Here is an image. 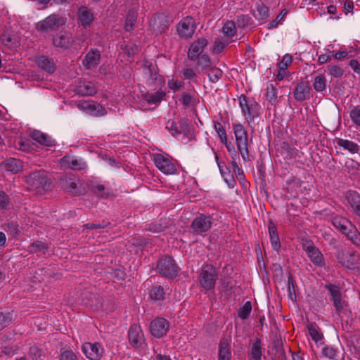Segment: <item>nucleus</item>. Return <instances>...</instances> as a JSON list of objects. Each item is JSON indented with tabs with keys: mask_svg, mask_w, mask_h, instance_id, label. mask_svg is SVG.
Masks as SVG:
<instances>
[{
	"mask_svg": "<svg viewBox=\"0 0 360 360\" xmlns=\"http://www.w3.org/2000/svg\"><path fill=\"white\" fill-rule=\"evenodd\" d=\"M101 61V52L98 49H91L85 56L82 64L87 70L95 68Z\"/></svg>",
	"mask_w": 360,
	"mask_h": 360,
	"instance_id": "nucleus-22",
	"label": "nucleus"
},
{
	"mask_svg": "<svg viewBox=\"0 0 360 360\" xmlns=\"http://www.w3.org/2000/svg\"><path fill=\"white\" fill-rule=\"evenodd\" d=\"M179 124L181 129L178 128L176 123L174 120H169L167 123L166 128L171 131L173 136H176L180 134L182 131L185 132L188 131V125L184 120H181L179 122Z\"/></svg>",
	"mask_w": 360,
	"mask_h": 360,
	"instance_id": "nucleus-32",
	"label": "nucleus"
},
{
	"mask_svg": "<svg viewBox=\"0 0 360 360\" xmlns=\"http://www.w3.org/2000/svg\"><path fill=\"white\" fill-rule=\"evenodd\" d=\"M169 323L164 318H156L150 325V330L153 336L160 338L165 335L169 330Z\"/></svg>",
	"mask_w": 360,
	"mask_h": 360,
	"instance_id": "nucleus-16",
	"label": "nucleus"
},
{
	"mask_svg": "<svg viewBox=\"0 0 360 360\" xmlns=\"http://www.w3.org/2000/svg\"><path fill=\"white\" fill-rule=\"evenodd\" d=\"M288 13L289 10L288 8L282 9L276 18L267 25V28L272 30L276 28L279 25H282Z\"/></svg>",
	"mask_w": 360,
	"mask_h": 360,
	"instance_id": "nucleus-41",
	"label": "nucleus"
},
{
	"mask_svg": "<svg viewBox=\"0 0 360 360\" xmlns=\"http://www.w3.org/2000/svg\"><path fill=\"white\" fill-rule=\"evenodd\" d=\"M324 288L328 290L330 301L333 302L336 314L339 316L345 314L347 304L342 297L341 288L330 283H326Z\"/></svg>",
	"mask_w": 360,
	"mask_h": 360,
	"instance_id": "nucleus-3",
	"label": "nucleus"
},
{
	"mask_svg": "<svg viewBox=\"0 0 360 360\" xmlns=\"http://www.w3.org/2000/svg\"><path fill=\"white\" fill-rule=\"evenodd\" d=\"M233 129L236 137L238 150L244 161L249 160V151L248 147V132L243 124L233 123Z\"/></svg>",
	"mask_w": 360,
	"mask_h": 360,
	"instance_id": "nucleus-5",
	"label": "nucleus"
},
{
	"mask_svg": "<svg viewBox=\"0 0 360 360\" xmlns=\"http://www.w3.org/2000/svg\"><path fill=\"white\" fill-rule=\"evenodd\" d=\"M239 105L248 124L253 127L252 124H258L261 118V106L253 98H248L242 94L238 98Z\"/></svg>",
	"mask_w": 360,
	"mask_h": 360,
	"instance_id": "nucleus-2",
	"label": "nucleus"
},
{
	"mask_svg": "<svg viewBox=\"0 0 360 360\" xmlns=\"http://www.w3.org/2000/svg\"><path fill=\"white\" fill-rule=\"evenodd\" d=\"M10 205V198L4 191H0V210H7Z\"/></svg>",
	"mask_w": 360,
	"mask_h": 360,
	"instance_id": "nucleus-62",
	"label": "nucleus"
},
{
	"mask_svg": "<svg viewBox=\"0 0 360 360\" xmlns=\"http://www.w3.org/2000/svg\"><path fill=\"white\" fill-rule=\"evenodd\" d=\"M82 351L90 360H100L103 354V348L98 342H85L82 346Z\"/></svg>",
	"mask_w": 360,
	"mask_h": 360,
	"instance_id": "nucleus-15",
	"label": "nucleus"
},
{
	"mask_svg": "<svg viewBox=\"0 0 360 360\" xmlns=\"http://www.w3.org/2000/svg\"><path fill=\"white\" fill-rule=\"evenodd\" d=\"M166 96V94L162 91H158L153 94H147L145 96L146 101L150 104H157Z\"/></svg>",
	"mask_w": 360,
	"mask_h": 360,
	"instance_id": "nucleus-43",
	"label": "nucleus"
},
{
	"mask_svg": "<svg viewBox=\"0 0 360 360\" xmlns=\"http://www.w3.org/2000/svg\"><path fill=\"white\" fill-rule=\"evenodd\" d=\"M212 224L213 220L210 215L200 214L193 220L191 226L195 233L202 234L210 229Z\"/></svg>",
	"mask_w": 360,
	"mask_h": 360,
	"instance_id": "nucleus-14",
	"label": "nucleus"
},
{
	"mask_svg": "<svg viewBox=\"0 0 360 360\" xmlns=\"http://www.w3.org/2000/svg\"><path fill=\"white\" fill-rule=\"evenodd\" d=\"M77 108L86 113L96 117L103 116L106 114L105 108L101 104L94 101H79L77 103Z\"/></svg>",
	"mask_w": 360,
	"mask_h": 360,
	"instance_id": "nucleus-10",
	"label": "nucleus"
},
{
	"mask_svg": "<svg viewBox=\"0 0 360 360\" xmlns=\"http://www.w3.org/2000/svg\"><path fill=\"white\" fill-rule=\"evenodd\" d=\"M322 354L324 356L331 359L336 360L337 352L333 347L325 346L322 349Z\"/></svg>",
	"mask_w": 360,
	"mask_h": 360,
	"instance_id": "nucleus-61",
	"label": "nucleus"
},
{
	"mask_svg": "<svg viewBox=\"0 0 360 360\" xmlns=\"http://www.w3.org/2000/svg\"><path fill=\"white\" fill-rule=\"evenodd\" d=\"M252 304L250 301L246 302L242 307L238 310V316L243 319H247L252 311Z\"/></svg>",
	"mask_w": 360,
	"mask_h": 360,
	"instance_id": "nucleus-50",
	"label": "nucleus"
},
{
	"mask_svg": "<svg viewBox=\"0 0 360 360\" xmlns=\"http://www.w3.org/2000/svg\"><path fill=\"white\" fill-rule=\"evenodd\" d=\"M308 332L314 341L318 342L323 339V334L319 331V328L315 323L307 325Z\"/></svg>",
	"mask_w": 360,
	"mask_h": 360,
	"instance_id": "nucleus-48",
	"label": "nucleus"
},
{
	"mask_svg": "<svg viewBox=\"0 0 360 360\" xmlns=\"http://www.w3.org/2000/svg\"><path fill=\"white\" fill-rule=\"evenodd\" d=\"M4 229L13 237H18L20 234L18 225L14 222H9L6 224Z\"/></svg>",
	"mask_w": 360,
	"mask_h": 360,
	"instance_id": "nucleus-56",
	"label": "nucleus"
},
{
	"mask_svg": "<svg viewBox=\"0 0 360 360\" xmlns=\"http://www.w3.org/2000/svg\"><path fill=\"white\" fill-rule=\"evenodd\" d=\"M276 98V89L273 84H270L266 88V99L271 104H274Z\"/></svg>",
	"mask_w": 360,
	"mask_h": 360,
	"instance_id": "nucleus-57",
	"label": "nucleus"
},
{
	"mask_svg": "<svg viewBox=\"0 0 360 360\" xmlns=\"http://www.w3.org/2000/svg\"><path fill=\"white\" fill-rule=\"evenodd\" d=\"M335 142L340 148L347 150L352 154L358 153L359 152L360 146L352 141L343 139L342 138H336Z\"/></svg>",
	"mask_w": 360,
	"mask_h": 360,
	"instance_id": "nucleus-28",
	"label": "nucleus"
},
{
	"mask_svg": "<svg viewBox=\"0 0 360 360\" xmlns=\"http://www.w3.org/2000/svg\"><path fill=\"white\" fill-rule=\"evenodd\" d=\"M170 25L168 17L164 13L155 14L149 21L150 31L155 35L165 32Z\"/></svg>",
	"mask_w": 360,
	"mask_h": 360,
	"instance_id": "nucleus-8",
	"label": "nucleus"
},
{
	"mask_svg": "<svg viewBox=\"0 0 360 360\" xmlns=\"http://www.w3.org/2000/svg\"><path fill=\"white\" fill-rule=\"evenodd\" d=\"M96 88L91 82H84L77 87V93L84 96H94L96 93Z\"/></svg>",
	"mask_w": 360,
	"mask_h": 360,
	"instance_id": "nucleus-34",
	"label": "nucleus"
},
{
	"mask_svg": "<svg viewBox=\"0 0 360 360\" xmlns=\"http://www.w3.org/2000/svg\"><path fill=\"white\" fill-rule=\"evenodd\" d=\"M18 350L19 347L15 344L8 345L2 348V352L7 356H13L17 354Z\"/></svg>",
	"mask_w": 360,
	"mask_h": 360,
	"instance_id": "nucleus-60",
	"label": "nucleus"
},
{
	"mask_svg": "<svg viewBox=\"0 0 360 360\" xmlns=\"http://www.w3.org/2000/svg\"><path fill=\"white\" fill-rule=\"evenodd\" d=\"M214 129L217 131L221 143H226L227 136H226V130L224 128L221 123L218 121H214Z\"/></svg>",
	"mask_w": 360,
	"mask_h": 360,
	"instance_id": "nucleus-51",
	"label": "nucleus"
},
{
	"mask_svg": "<svg viewBox=\"0 0 360 360\" xmlns=\"http://www.w3.org/2000/svg\"><path fill=\"white\" fill-rule=\"evenodd\" d=\"M350 117L352 122L360 127V108H354L350 112Z\"/></svg>",
	"mask_w": 360,
	"mask_h": 360,
	"instance_id": "nucleus-63",
	"label": "nucleus"
},
{
	"mask_svg": "<svg viewBox=\"0 0 360 360\" xmlns=\"http://www.w3.org/2000/svg\"><path fill=\"white\" fill-rule=\"evenodd\" d=\"M158 271L164 277L173 278L178 274L179 268L171 256H164L161 257L157 263L156 267Z\"/></svg>",
	"mask_w": 360,
	"mask_h": 360,
	"instance_id": "nucleus-6",
	"label": "nucleus"
},
{
	"mask_svg": "<svg viewBox=\"0 0 360 360\" xmlns=\"http://www.w3.org/2000/svg\"><path fill=\"white\" fill-rule=\"evenodd\" d=\"M292 62V56L290 54L286 53L283 56L282 60L278 63V68L285 71L287 70L289 65Z\"/></svg>",
	"mask_w": 360,
	"mask_h": 360,
	"instance_id": "nucleus-59",
	"label": "nucleus"
},
{
	"mask_svg": "<svg viewBox=\"0 0 360 360\" xmlns=\"http://www.w3.org/2000/svg\"><path fill=\"white\" fill-rule=\"evenodd\" d=\"M345 198L354 214L360 210V194L357 191L349 190L346 193Z\"/></svg>",
	"mask_w": 360,
	"mask_h": 360,
	"instance_id": "nucleus-24",
	"label": "nucleus"
},
{
	"mask_svg": "<svg viewBox=\"0 0 360 360\" xmlns=\"http://www.w3.org/2000/svg\"><path fill=\"white\" fill-rule=\"evenodd\" d=\"M38 65L43 70L49 73H53L56 70V66L50 59L45 56H41L38 59Z\"/></svg>",
	"mask_w": 360,
	"mask_h": 360,
	"instance_id": "nucleus-42",
	"label": "nucleus"
},
{
	"mask_svg": "<svg viewBox=\"0 0 360 360\" xmlns=\"http://www.w3.org/2000/svg\"><path fill=\"white\" fill-rule=\"evenodd\" d=\"M268 231L273 249L276 251H278L281 248L280 238L278 234L277 228L272 220H269L268 223Z\"/></svg>",
	"mask_w": 360,
	"mask_h": 360,
	"instance_id": "nucleus-25",
	"label": "nucleus"
},
{
	"mask_svg": "<svg viewBox=\"0 0 360 360\" xmlns=\"http://www.w3.org/2000/svg\"><path fill=\"white\" fill-rule=\"evenodd\" d=\"M70 34L68 32H63L57 34L53 39L54 46L63 49H68L71 44Z\"/></svg>",
	"mask_w": 360,
	"mask_h": 360,
	"instance_id": "nucleus-30",
	"label": "nucleus"
},
{
	"mask_svg": "<svg viewBox=\"0 0 360 360\" xmlns=\"http://www.w3.org/2000/svg\"><path fill=\"white\" fill-rule=\"evenodd\" d=\"M165 290L164 288L160 286H154L150 292V297L152 300L155 301H160L165 299Z\"/></svg>",
	"mask_w": 360,
	"mask_h": 360,
	"instance_id": "nucleus-49",
	"label": "nucleus"
},
{
	"mask_svg": "<svg viewBox=\"0 0 360 360\" xmlns=\"http://www.w3.org/2000/svg\"><path fill=\"white\" fill-rule=\"evenodd\" d=\"M129 344L134 348H141L144 343V336L140 326L133 324L128 331Z\"/></svg>",
	"mask_w": 360,
	"mask_h": 360,
	"instance_id": "nucleus-19",
	"label": "nucleus"
},
{
	"mask_svg": "<svg viewBox=\"0 0 360 360\" xmlns=\"http://www.w3.org/2000/svg\"><path fill=\"white\" fill-rule=\"evenodd\" d=\"M31 136L34 141L45 146H53L56 145L55 140L40 131L34 130L32 133Z\"/></svg>",
	"mask_w": 360,
	"mask_h": 360,
	"instance_id": "nucleus-27",
	"label": "nucleus"
},
{
	"mask_svg": "<svg viewBox=\"0 0 360 360\" xmlns=\"http://www.w3.org/2000/svg\"><path fill=\"white\" fill-rule=\"evenodd\" d=\"M13 321V314L11 312H0V331L7 327Z\"/></svg>",
	"mask_w": 360,
	"mask_h": 360,
	"instance_id": "nucleus-52",
	"label": "nucleus"
},
{
	"mask_svg": "<svg viewBox=\"0 0 360 360\" xmlns=\"http://www.w3.org/2000/svg\"><path fill=\"white\" fill-rule=\"evenodd\" d=\"M328 70L330 74L335 77H340L343 75V70L337 65L328 66Z\"/></svg>",
	"mask_w": 360,
	"mask_h": 360,
	"instance_id": "nucleus-64",
	"label": "nucleus"
},
{
	"mask_svg": "<svg viewBox=\"0 0 360 360\" xmlns=\"http://www.w3.org/2000/svg\"><path fill=\"white\" fill-rule=\"evenodd\" d=\"M313 86L316 91L322 92L326 88V79L324 75H319L314 77Z\"/></svg>",
	"mask_w": 360,
	"mask_h": 360,
	"instance_id": "nucleus-46",
	"label": "nucleus"
},
{
	"mask_svg": "<svg viewBox=\"0 0 360 360\" xmlns=\"http://www.w3.org/2000/svg\"><path fill=\"white\" fill-rule=\"evenodd\" d=\"M269 8L263 3L259 4L257 6V10L254 13L255 18L260 21L261 23L266 22L269 17Z\"/></svg>",
	"mask_w": 360,
	"mask_h": 360,
	"instance_id": "nucleus-33",
	"label": "nucleus"
},
{
	"mask_svg": "<svg viewBox=\"0 0 360 360\" xmlns=\"http://www.w3.org/2000/svg\"><path fill=\"white\" fill-rule=\"evenodd\" d=\"M138 17V12L136 10L132 8L129 10L125 20L124 30L126 32H131L134 29L135 23Z\"/></svg>",
	"mask_w": 360,
	"mask_h": 360,
	"instance_id": "nucleus-35",
	"label": "nucleus"
},
{
	"mask_svg": "<svg viewBox=\"0 0 360 360\" xmlns=\"http://www.w3.org/2000/svg\"><path fill=\"white\" fill-rule=\"evenodd\" d=\"M143 77L146 80V83L149 86L155 84L163 86L165 84V79L160 75L157 70V67L153 65L148 60H144L142 65Z\"/></svg>",
	"mask_w": 360,
	"mask_h": 360,
	"instance_id": "nucleus-7",
	"label": "nucleus"
},
{
	"mask_svg": "<svg viewBox=\"0 0 360 360\" xmlns=\"http://www.w3.org/2000/svg\"><path fill=\"white\" fill-rule=\"evenodd\" d=\"M222 32L227 38H232L236 33V23L233 20L227 21L222 27Z\"/></svg>",
	"mask_w": 360,
	"mask_h": 360,
	"instance_id": "nucleus-47",
	"label": "nucleus"
},
{
	"mask_svg": "<svg viewBox=\"0 0 360 360\" xmlns=\"http://www.w3.org/2000/svg\"><path fill=\"white\" fill-rule=\"evenodd\" d=\"M263 354V349L262 347V341L260 338H257L251 346L250 356L252 360H261Z\"/></svg>",
	"mask_w": 360,
	"mask_h": 360,
	"instance_id": "nucleus-39",
	"label": "nucleus"
},
{
	"mask_svg": "<svg viewBox=\"0 0 360 360\" xmlns=\"http://www.w3.org/2000/svg\"><path fill=\"white\" fill-rule=\"evenodd\" d=\"M196 60L197 63L195 68L198 70L199 72L206 73L212 68L211 59L207 54H203L198 58Z\"/></svg>",
	"mask_w": 360,
	"mask_h": 360,
	"instance_id": "nucleus-29",
	"label": "nucleus"
},
{
	"mask_svg": "<svg viewBox=\"0 0 360 360\" xmlns=\"http://www.w3.org/2000/svg\"><path fill=\"white\" fill-rule=\"evenodd\" d=\"M332 224L343 234H345L347 231H349V228L353 225L349 219L341 216H335L333 217L332 219Z\"/></svg>",
	"mask_w": 360,
	"mask_h": 360,
	"instance_id": "nucleus-26",
	"label": "nucleus"
},
{
	"mask_svg": "<svg viewBox=\"0 0 360 360\" xmlns=\"http://www.w3.org/2000/svg\"><path fill=\"white\" fill-rule=\"evenodd\" d=\"M77 24L83 28L89 27L94 21V13L86 6H81L77 11Z\"/></svg>",
	"mask_w": 360,
	"mask_h": 360,
	"instance_id": "nucleus-17",
	"label": "nucleus"
},
{
	"mask_svg": "<svg viewBox=\"0 0 360 360\" xmlns=\"http://www.w3.org/2000/svg\"><path fill=\"white\" fill-rule=\"evenodd\" d=\"M311 87L307 82H300L293 90V96L297 102H302L310 97Z\"/></svg>",
	"mask_w": 360,
	"mask_h": 360,
	"instance_id": "nucleus-21",
	"label": "nucleus"
},
{
	"mask_svg": "<svg viewBox=\"0 0 360 360\" xmlns=\"http://www.w3.org/2000/svg\"><path fill=\"white\" fill-rule=\"evenodd\" d=\"M24 178L27 189L37 195L44 194L51 185V180L44 169L31 172Z\"/></svg>",
	"mask_w": 360,
	"mask_h": 360,
	"instance_id": "nucleus-1",
	"label": "nucleus"
},
{
	"mask_svg": "<svg viewBox=\"0 0 360 360\" xmlns=\"http://www.w3.org/2000/svg\"><path fill=\"white\" fill-rule=\"evenodd\" d=\"M288 292L289 298L293 302H296V283L295 281L293 279L292 275L290 273H289L288 277Z\"/></svg>",
	"mask_w": 360,
	"mask_h": 360,
	"instance_id": "nucleus-44",
	"label": "nucleus"
},
{
	"mask_svg": "<svg viewBox=\"0 0 360 360\" xmlns=\"http://www.w3.org/2000/svg\"><path fill=\"white\" fill-rule=\"evenodd\" d=\"M155 166L159 170L167 175L174 174L177 169L172 161V158L167 155L156 153L153 155Z\"/></svg>",
	"mask_w": 360,
	"mask_h": 360,
	"instance_id": "nucleus-9",
	"label": "nucleus"
},
{
	"mask_svg": "<svg viewBox=\"0 0 360 360\" xmlns=\"http://www.w3.org/2000/svg\"><path fill=\"white\" fill-rule=\"evenodd\" d=\"M4 169L13 174H17L23 167L22 162L19 159L9 158L3 162Z\"/></svg>",
	"mask_w": 360,
	"mask_h": 360,
	"instance_id": "nucleus-31",
	"label": "nucleus"
},
{
	"mask_svg": "<svg viewBox=\"0 0 360 360\" xmlns=\"http://www.w3.org/2000/svg\"><path fill=\"white\" fill-rule=\"evenodd\" d=\"M196 30L195 20L191 16L184 18L176 26V31L181 38H191Z\"/></svg>",
	"mask_w": 360,
	"mask_h": 360,
	"instance_id": "nucleus-11",
	"label": "nucleus"
},
{
	"mask_svg": "<svg viewBox=\"0 0 360 360\" xmlns=\"http://www.w3.org/2000/svg\"><path fill=\"white\" fill-rule=\"evenodd\" d=\"M208 45V41L204 37L194 40L189 46L187 56L189 60L196 61L197 58L203 55L205 49Z\"/></svg>",
	"mask_w": 360,
	"mask_h": 360,
	"instance_id": "nucleus-13",
	"label": "nucleus"
},
{
	"mask_svg": "<svg viewBox=\"0 0 360 360\" xmlns=\"http://www.w3.org/2000/svg\"><path fill=\"white\" fill-rule=\"evenodd\" d=\"M347 238L356 246H360V231L356 226L353 224L345 234Z\"/></svg>",
	"mask_w": 360,
	"mask_h": 360,
	"instance_id": "nucleus-40",
	"label": "nucleus"
},
{
	"mask_svg": "<svg viewBox=\"0 0 360 360\" xmlns=\"http://www.w3.org/2000/svg\"><path fill=\"white\" fill-rule=\"evenodd\" d=\"M59 360H78L76 354L71 349L61 350Z\"/></svg>",
	"mask_w": 360,
	"mask_h": 360,
	"instance_id": "nucleus-58",
	"label": "nucleus"
},
{
	"mask_svg": "<svg viewBox=\"0 0 360 360\" xmlns=\"http://www.w3.org/2000/svg\"><path fill=\"white\" fill-rule=\"evenodd\" d=\"M218 273L217 268L212 264H205L202 267L198 281L201 288L208 291L215 287Z\"/></svg>",
	"mask_w": 360,
	"mask_h": 360,
	"instance_id": "nucleus-4",
	"label": "nucleus"
},
{
	"mask_svg": "<svg viewBox=\"0 0 360 360\" xmlns=\"http://www.w3.org/2000/svg\"><path fill=\"white\" fill-rule=\"evenodd\" d=\"M94 192L98 197L107 199L112 195V193L110 191H105V186L102 184H98L94 186Z\"/></svg>",
	"mask_w": 360,
	"mask_h": 360,
	"instance_id": "nucleus-54",
	"label": "nucleus"
},
{
	"mask_svg": "<svg viewBox=\"0 0 360 360\" xmlns=\"http://www.w3.org/2000/svg\"><path fill=\"white\" fill-rule=\"evenodd\" d=\"M42 350L37 345H32L30 347L28 355L32 360H41Z\"/></svg>",
	"mask_w": 360,
	"mask_h": 360,
	"instance_id": "nucleus-53",
	"label": "nucleus"
},
{
	"mask_svg": "<svg viewBox=\"0 0 360 360\" xmlns=\"http://www.w3.org/2000/svg\"><path fill=\"white\" fill-rule=\"evenodd\" d=\"M180 101L185 108H188L191 105H195L198 101L195 94L189 92H184Z\"/></svg>",
	"mask_w": 360,
	"mask_h": 360,
	"instance_id": "nucleus-45",
	"label": "nucleus"
},
{
	"mask_svg": "<svg viewBox=\"0 0 360 360\" xmlns=\"http://www.w3.org/2000/svg\"><path fill=\"white\" fill-rule=\"evenodd\" d=\"M13 144L15 149L23 152H30L33 149L31 141L26 138H17L14 140Z\"/></svg>",
	"mask_w": 360,
	"mask_h": 360,
	"instance_id": "nucleus-36",
	"label": "nucleus"
},
{
	"mask_svg": "<svg viewBox=\"0 0 360 360\" xmlns=\"http://www.w3.org/2000/svg\"><path fill=\"white\" fill-rule=\"evenodd\" d=\"M208 73L209 79L212 83L217 82L223 75V72L217 68H212Z\"/></svg>",
	"mask_w": 360,
	"mask_h": 360,
	"instance_id": "nucleus-55",
	"label": "nucleus"
},
{
	"mask_svg": "<svg viewBox=\"0 0 360 360\" xmlns=\"http://www.w3.org/2000/svg\"><path fill=\"white\" fill-rule=\"evenodd\" d=\"M49 246L41 240H37L30 244L29 246V251L32 253H36L38 256L45 255Z\"/></svg>",
	"mask_w": 360,
	"mask_h": 360,
	"instance_id": "nucleus-37",
	"label": "nucleus"
},
{
	"mask_svg": "<svg viewBox=\"0 0 360 360\" xmlns=\"http://www.w3.org/2000/svg\"><path fill=\"white\" fill-rule=\"evenodd\" d=\"M231 345L226 340H222L219 344V360H231Z\"/></svg>",
	"mask_w": 360,
	"mask_h": 360,
	"instance_id": "nucleus-38",
	"label": "nucleus"
},
{
	"mask_svg": "<svg viewBox=\"0 0 360 360\" xmlns=\"http://www.w3.org/2000/svg\"><path fill=\"white\" fill-rule=\"evenodd\" d=\"M65 22L63 18L58 15L53 14L48 16L44 20L39 22L37 23V28L43 32L54 31L63 25Z\"/></svg>",
	"mask_w": 360,
	"mask_h": 360,
	"instance_id": "nucleus-12",
	"label": "nucleus"
},
{
	"mask_svg": "<svg viewBox=\"0 0 360 360\" xmlns=\"http://www.w3.org/2000/svg\"><path fill=\"white\" fill-rule=\"evenodd\" d=\"M303 249L315 266L321 267L325 266V260L323 254L313 243H307L304 244Z\"/></svg>",
	"mask_w": 360,
	"mask_h": 360,
	"instance_id": "nucleus-18",
	"label": "nucleus"
},
{
	"mask_svg": "<svg viewBox=\"0 0 360 360\" xmlns=\"http://www.w3.org/2000/svg\"><path fill=\"white\" fill-rule=\"evenodd\" d=\"M63 165L75 170H82L86 167V163L82 159L75 156L65 155L62 158Z\"/></svg>",
	"mask_w": 360,
	"mask_h": 360,
	"instance_id": "nucleus-23",
	"label": "nucleus"
},
{
	"mask_svg": "<svg viewBox=\"0 0 360 360\" xmlns=\"http://www.w3.org/2000/svg\"><path fill=\"white\" fill-rule=\"evenodd\" d=\"M77 179L75 175L67 174L60 179V184L67 192L75 195H80L82 194V191L77 186Z\"/></svg>",
	"mask_w": 360,
	"mask_h": 360,
	"instance_id": "nucleus-20",
	"label": "nucleus"
}]
</instances>
